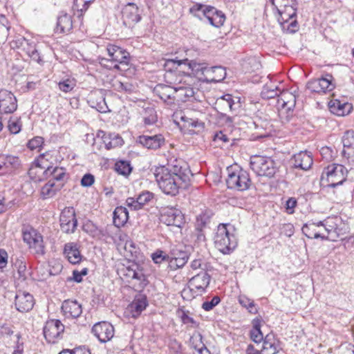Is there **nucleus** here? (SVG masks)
<instances>
[{
  "instance_id": "c756f323",
  "label": "nucleus",
  "mask_w": 354,
  "mask_h": 354,
  "mask_svg": "<svg viewBox=\"0 0 354 354\" xmlns=\"http://www.w3.org/2000/svg\"><path fill=\"white\" fill-rule=\"evenodd\" d=\"M183 65L187 66L192 74L198 76V77L203 80L206 77L207 70L209 68L204 62H199L196 60H189L188 59Z\"/></svg>"
},
{
  "instance_id": "ddd939ff",
  "label": "nucleus",
  "mask_w": 354,
  "mask_h": 354,
  "mask_svg": "<svg viewBox=\"0 0 354 354\" xmlns=\"http://www.w3.org/2000/svg\"><path fill=\"white\" fill-rule=\"evenodd\" d=\"M333 77L330 74H326L321 78L311 80L306 84L307 88L313 93H326L335 88L333 83Z\"/></svg>"
},
{
  "instance_id": "b1692460",
  "label": "nucleus",
  "mask_w": 354,
  "mask_h": 354,
  "mask_svg": "<svg viewBox=\"0 0 354 354\" xmlns=\"http://www.w3.org/2000/svg\"><path fill=\"white\" fill-rule=\"evenodd\" d=\"M154 194L149 191H145L140 193L136 198L133 197L127 198V205L133 210H138L149 203L153 198Z\"/></svg>"
},
{
  "instance_id": "f704fd0d",
  "label": "nucleus",
  "mask_w": 354,
  "mask_h": 354,
  "mask_svg": "<svg viewBox=\"0 0 354 354\" xmlns=\"http://www.w3.org/2000/svg\"><path fill=\"white\" fill-rule=\"evenodd\" d=\"M100 133L102 134V138L106 149L109 150L123 145V140L119 134L113 133L106 135L104 131H100L97 136H100Z\"/></svg>"
},
{
  "instance_id": "58836bf2",
  "label": "nucleus",
  "mask_w": 354,
  "mask_h": 354,
  "mask_svg": "<svg viewBox=\"0 0 354 354\" xmlns=\"http://www.w3.org/2000/svg\"><path fill=\"white\" fill-rule=\"evenodd\" d=\"M328 105L330 111L339 116H344L348 114L352 109L351 104L342 103L338 100L330 101Z\"/></svg>"
},
{
  "instance_id": "c03bdc74",
  "label": "nucleus",
  "mask_w": 354,
  "mask_h": 354,
  "mask_svg": "<svg viewBox=\"0 0 354 354\" xmlns=\"http://www.w3.org/2000/svg\"><path fill=\"white\" fill-rule=\"evenodd\" d=\"M46 157V156L45 154H41L36 160H34V162L32 164V166L30 167V168L29 169V170L28 171V174L29 175V176L31 178H34V176H33L34 166L35 167L45 169V170L47 169L48 167L49 168L53 167L48 163V160Z\"/></svg>"
},
{
  "instance_id": "49530a36",
  "label": "nucleus",
  "mask_w": 354,
  "mask_h": 354,
  "mask_svg": "<svg viewBox=\"0 0 354 354\" xmlns=\"http://www.w3.org/2000/svg\"><path fill=\"white\" fill-rule=\"evenodd\" d=\"M315 223H308L304 225L301 228L303 234L309 239H326V237L322 236L319 232L315 231Z\"/></svg>"
},
{
  "instance_id": "5701e85b",
  "label": "nucleus",
  "mask_w": 354,
  "mask_h": 354,
  "mask_svg": "<svg viewBox=\"0 0 354 354\" xmlns=\"http://www.w3.org/2000/svg\"><path fill=\"white\" fill-rule=\"evenodd\" d=\"M137 142L149 149H157L165 143V138L161 134L142 135L140 136Z\"/></svg>"
},
{
  "instance_id": "423d86ee",
  "label": "nucleus",
  "mask_w": 354,
  "mask_h": 354,
  "mask_svg": "<svg viewBox=\"0 0 354 354\" xmlns=\"http://www.w3.org/2000/svg\"><path fill=\"white\" fill-rule=\"evenodd\" d=\"M24 241L28 245V248L35 254L44 255L45 254V245L43 236L31 226H26L22 229Z\"/></svg>"
},
{
  "instance_id": "de8ad7c7",
  "label": "nucleus",
  "mask_w": 354,
  "mask_h": 354,
  "mask_svg": "<svg viewBox=\"0 0 354 354\" xmlns=\"http://www.w3.org/2000/svg\"><path fill=\"white\" fill-rule=\"evenodd\" d=\"M188 310H181L178 312V316L180 318L183 324L187 325V328H196L199 326V323L197 322L193 317L189 315Z\"/></svg>"
},
{
  "instance_id": "680f3d73",
  "label": "nucleus",
  "mask_w": 354,
  "mask_h": 354,
  "mask_svg": "<svg viewBox=\"0 0 354 354\" xmlns=\"http://www.w3.org/2000/svg\"><path fill=\"white\" fill-rule=\"evenodd\" d=\"M342 143L344 148H354V131H346L342 137Z\"/></svg>"
},
{
  "instance_id": "412c9836",
  "label": "nucleus",
  "mask_w": 354,
  "mask_h": 354,
  "mask_svg": "<svg viewBox=\"0 0 354 354\" xmlns=\"http://www.w3.org/2000/svg\"><path fill=\"white\" fill-rule=\"evenodd\" d=\"M291 162L295 169L308 170L313 163L311 153L301 151L292 156Z\"/></svg>"
},
{
  "instance_id": "c9c22d12",
  "label": "nucleus",
  "mask_w": 354,
  "mask_h": 354,
  "mask_svg": "<svg viewBox=\"0 0 354 354\" xmlns=\"http://www.w3.org/2000/svg\"><path fill=\"white\" fill-rule=\"evenodd\" d=\"M56 28L60 33L69 32L73 28L71 16L64 11H61L57 17Z\"/></svg>"
},
{
  "instance_id": "1a4fd4ad",
  "label": "nucleus",
  "mask_w": 354,
  "mask_h": 354,
  "mask_svg": "<svg viewBox=\"0 0 354 354\" xmlns=\"http://www.w3.org/2000/svg\"><path fill=\"white\" fill-rule=\"evenodd\" d=\"M129 263L127 266H124L120 270L123 277H126L127 280H136L142 288L145 287L148 281L142 266L135 262H129Z\"/></svg>"
},
{
  "instance_id": "f257e3e1",
  "label": "nucleus",
  "mask_w": 354,
  "mask_h": 354,
  "mask_svg": "<svg viewBox=\"0 0 354 354\" xmlns=\"http://www.w3.org/2000/svg\"><path fill=\"white\" fill-rule=\"evenodd\" d=\"M235 229L229 223L218 225L214 241L215 247L223 254H230L237 246V239L234 234Z\"/></svg>"
},
{
  "instance_id": "338daca9",
  "label": "nucleus",
  "mask_w": 354,
  "mask_h": 354,
  "mask_svg": "<svg viewBox=\"0 0 354 354\" xmlns=\"http://www.w3.org/2000/svg\"><path fill=\"white\" fill-rule=\"evenodd\" d=\"M151 258L155 263H161L165 260L169 261V255L164 254L162 250H157L151 254Z\"/></svg>"
},
{
  "instance_id": "37998d69",
  "label": "nucleus",
  "mask_w": 354,
  "mask_h": 354,
  "mask_svg": "<svg viewBox=\"0 0 354 354\" xmlns=\"http://www.w3.org/2000/svg\"><path fill=\"white\" fill-rule=\"evenodd\" d=\"M44 174L46 177H52V181H63L64 177L66 176V170L63 167H55L53 168H49L48 167L47 169L44 171Z\"/></svg>"
},
{
  "instance_id": "a878e982",
  "label": "nucleus",
  "mask_w": 354,
  "mask_h": 354,
  "mask_svg": "<svg viewBox=\"0 0 354 354\" xmlns=\"http://www.w3.org/2000/svg\"><path fill=\"white\" fill-rule=\"evenodd\" d=\"M210 282V276L206 272H202L193 277L189 281V284L192 286L190 290L196 289L198 294L205 292V289L208 287Z\"/></svg>"
},
{
  "instance_id": "864d4df0",
  "label": "nucleus",
  "mask_w": 354,
  "mask_h": 354,
  "mask_svg": "<svg viewBox=\"0 0 354 354\" xmlns=\"http://www.w3.org/2000/svg\"><path fill=\"white\" fill-rule=\"evenodd\" d=\"M280 93H279L277 86H272L266 84L263 86V90L261 93V95L263 99H272L275 97L279 98Z\"/></svg>"
},
{
  "instance_id": "a18cd8bd",
  "label": "nucleus",
  "mask_w": 354,
  "mask_h": 354,
  "mask_svg": "<svg viewBox=\"0 0 354 354\" xmlns=\"http://www.w3.org/2000/svg\"><path fill=\"white\" fill-rule=\"evenodd\" d=\"M142 120L145 126H150L156 123L158 116L155 109L149 106L145 108L142 113Z\"/></svg>"
},
{
  "instance_id": "f3484780",
  "label": "nucleus",
  "mask_w": 354,
  "mask_h": 354,
  "mask_svg": "<svg viewBox=\"0 0 354 354\" xmlns=\"http://www.w3.org/2000/svg\"><path fill=\"white\" fill-rule=\"evenodd\" d=\"M123 24L126 27L131 28L141 20L138 7L133 3H127L122 11Z\"/></svg>"
},
{
  "instance_id": "9d476101",
  "label": "nucleus",
  "mask_w": 354,
  "mask_h": 354,
  "mask_svg": "<svg viewBox=\"0 0 354 354\" xmlns=\"http://www.w3.org/2000/svg\"><path fill=\"white\" fill-rule=\"evenodd\" d=\"M59 222L62 232L66 234H73L75 232L77 226V220L73 207H65L62 211Z\"/></svg>"
},
{
  "instance_id": "f03ea898",
  "label": "nucleus",
  "mask_w": 354,
  "mask_h": 354,
  "mask_svg": "<svg viewBox=\"0 0 354 354\" xmlns=\"http://www.w3.org/2000/svg\"><path fill=\"white\" fill-rule=\"evenodd\" d=\"M154 176L159 188L165 194L176 196L178 194L179 188L183 182L175 178L165 167L156 168Z\"/></svg>"
},
{
  "instance_id": "7c9ffc66",
  "label": "nucleus",
  "mask_w": 354,
  "mask_h": 354,
  "mask_svg": "<svg viewBox=\"0 0 354 354\" xmlns=\"http://www.w3.org/2000/svg\"><path fill=\"white\" fill-rule=\"evenodd\" d=\"M88 102L91 106L95 108L100 113H106L108 111L105 97L101 91H95L90 96Z\"/></svg>"
},
{
  "instance_id": "dca6fc26",
  "label": "nucleus",
  "mask_w": 354,
  "mask_h": 354,
  "mask_svg": "<svg viewBox=\"0 0 354 354\" xmlns=\"http://www.w3.org/2000/svg\"><path fill=\"white\" fill-rule=\"evenodd\" d=\"M106 51L110 60L117 63L114 66L115 68H119L118 64L128 65L130 61V55L126 50L114 44H109L106 46Z\"/></svg>"
},
{
  "instance_id": "39448f33",
  "label": "nucleus",
  "mask_w": 354,
  "mask_h": 354,
  "mask_svg": "<svg viewBox=\"0 0 354 354\" xmlns=\"http://www.w3.org/2000/svg\"><path fill=\"white\" fill-rule=\"evenodd\" d=\"M347 174L348 170L344 165L332 164L324 168L321 180L326 181L328 187H335L343 184L346 180Z\"/></svg>"
},
{
  "instance_id": "6ab92c4d",
  "label": "nucleus",
  "mask_w": 354,
  "mask_h": 354,
  "mask_svg": "<svg viewBox=\"0 0 354 354\" xmlns=\"http://www.w3.org/2000/svg\"><path fill=\"white\" fill-rule=\"evenodd\" d=\"M290 4H281L280 8L278 9L279 17L278 21L281 24L284 25L289 22L290 19H292L297 16V7L295 0H287Z\"/></svg>"
},
{
  "instance_id": "f8f14e48",
  "label": "nucleus",
  "mask_w": 354,
  "mask_h": 354,
  "mask_svg": "<svg viewBox=\"0 0 354 354\" xmlns=\"http://www.w3.org/2000/svg\"><path fill=\"white\" fill-rule=\"evenodd\" d=\"M160 221L167 225L181 227L185 223L184 216L181 211L174 207L162 208L160 213Z\"/></svg>"
},
{
  "instance_id": "bf43d9fd",
  "label": "nucleus",
  "mask_w": 354,
  "mask_h": 354,
  "mask_svg": "<svg viewBox=\"0 0 354 354\" xmlns=\"http://www.w3.org/2000/svg\"><path fill=\"white\" fill-rule=\"evenodd\" d=\"M239 304L244 308H247L250 313L256 314L257 313V308H255L254 302L245 295H241L239 297Z\"/></svg>"
},
{
  "instance_id": "0eeeda50",
  "label": "nucleus",
  "mask_w": 354,
  "mask_h": 354,
  "mask_svg": "<svg viewBox=\"0 0 354 354\" xmlns=\"http://www.w3.org/2000/svg\"><path fill=\"white\" fill-rule=\"evenodd\" d=\"M250 168L257 175L268 178L273 177L277 170L275 162L264 156H257L252 159Z\"/></svg>"
},
{
  "instance_id": "13d9d810",
  "label": "nucleus",
  "mask_w": 354,
  "mask_h": 354,
  "mask_svg": "<svg viewBox=\"0 0 354 354\" xmlns=\"http://www.w3.org/2000/svg\"><path fill=\"white\" fill-rule=\"evenodd\" d=\"M21 126L22 124L20 118L13 116L8 120V128L12 134L19 133L21 130Z\"/></svg>"
},
{
  "instance_id": "9b49d317",
  "label": "nucleus",
  "mask_w": 354,
  "mask_h": 354,
  "mask_svg": "<svg viewBox=\"0 0 354 354\" xmlns=\"http://www.w3.org/2000/svg\"><path fill=\"white\" fill-rule=\"evenodd\" d=\"M165 168L175 178L183 183H186L189 180L191 171L187 164L182 159L170 160L167 167H165Z\"/></svg>"
},
{
  "instance_id": "4d7b16f0",
  "label": "nucleus",
  "mask_w": 354,
  "mask_h": 354,
  "mask_svg": "<svg viewBox=\"0 0 354 354\" xmlns=\"http://www.w3.org/2000/svg\"><path fill=\"white\" fill-rule=\"evenodd\" d=\"M115 170L121 175L128 176L131 170L132 167L129 162L126 160H120L115 164Z\"/></svg>"
},
{
  "instance_id": "69168bd1",
  "label": "nucleus",
  "mask_w": 354,
  "mask_h": 354,
  "mask_svg": "<svg viewBox=\"0 0 354 354\" xmlns=\"http://www.w3.org/2000/svg\"><path fill=\"white\" fill-rule=\"evenodd\" d=\"M221 301V299L218 296H214L211 300L205 301L202 304V308L205 311L212 310L216 306H217Z\"/></svg>"
},
{
  "instance_id": "79ce46f5",
  "label": "nucleus",
  "mask_w": 354,
  "mask_h": 354,
  "mask_svg": "<svg viewBox=\"0 0 354 354\" xmlns=\"http://www.w3.org/2000/svg\"><path fill=\"white\" fill-rule=\"evenodd\" d=\"M192 347L199 354H211L209 350L203 342V335L199 332H195L190 338Z\"/></svg>"
},
{
  "instance_id": "72a5a7b5",
  "label": "nucleus",
  "mask_w": 354,
  "mask_h": 354,
  "mask_svg": "<svg viewBox=\"0 0 354 354\" xmlns=\"http://www.w3.org/2000/svg\"><path fill=\"white\" fill-rule=\"evenodd\" d=\"M296 104V96L288 91L280 92L277 99V106L288 111L292 110Z\"/></svg>"
},
{
  "instance_id": "6e6d98bb",
  "label": "nucleus",
  "mask_w": 354,
  "mask_h": 354,
  "mask_svg": "<svg viewBox=\"0 0 354 354\" xmlns=\"http://www.w3.org/2000/svg\"><path fill=\"white\" fill-rule=\"evenodd\" d=\"M187 61V58L183 59H178V58L169 59L165 61L164 68L167 72H172L173 71L177 69L178 66L185 64V62Z\"/></svg>"
},
{
  "instance_id": "603ef678",
  "label": "nucleus",
  "mask_w": 354,
  "mask_h": 354,
  "mask_svg": "<svg viewBox=\"0 0 354 354\" xmlns=\"http://www.w3.org/2000/svg\"><path fill=\"white\" fill-rule=\"evenodd\" d=\"M175 93L183 101H187L189 98L194 97L195 93L194 88L189 86L175 88Z\"/></svg>"
},
{
  "instance_id": "7ed1b4c3",
  "label": "nucleus",
  "mask_w": 354,
  "mask_h": 354,
  "mask_svg": "<svg viewBox=\"0 0 354 354\" xmlns=\"http://www.w3.org/2000/svg\"><path fill=\"white\" fill-rule=\"evenodd\" d=\"M226 184L228 189L239 192L248 190L252 185L249 173L239 167L232 166L227 168Z\"/></svg>"
},
{
  "instance_id": "a211bd4d",
  "label": "nucleus",
  "mask_w": 354,
  "mask_h": 354,
  "mask_svg": "<svg viewBox=\"0 0 354 354\" xmlns=\"http://www.w3.org/2000/svg\"><path fill=\"white\" fill-rule=\"evenodd\" d=\"M34 298L29 292L19 291L15 296L16 309L21 313H27L32 309Z\"/></svg>"
},
{
  "instance_id": "0e129e2a",
  "label": "nucleus",
  "mask_w": 354,
  "mask_h": 354,
  "mask_svg": "<svg viewBox=\"0 0 354 354\" xmlns=\"http://www.w3.org/2000/svg\"><path fill=\"white\" fill-rule=\"evenodd\" d=\"M15 266L17 268L19 277L22 280H26L27 278V268L26 263L21 259H17L15 263Z\"/></svg>"
},
{
  "instance_id": "bb28decb",
  "label": "nucleus",
  "mask_w": 354,
  "mask_h": 354,
  "mask_svg": "<svg viewBox=\"0 0 354 354\" xmlns=\"http://www.w3.org/2000/svg\"><path fill=\"white\" fill-rule=\"evenodd\" d=\"M281 349V342L273 333L266 335L261 351L264 354H276Z\"/></svg>"
},
{
  "instance_id": "4468645a",
  "label": "nucleus",
  "mask_w": 354,
  "mask_h": 354,
  "mask_svg": "<svg viewBox=\"0 0 354 354\" xmlns=\"http://www.w3.org/2000/svg\"><path fill=\"white\" fill-rule=\"evenodd\" d=\"M92 333L102 343L111 340L114 335V328L108 322H100L95 324L92 328Z\"/></svg>"
},
{
  "instance_id": "774afa93",
  "label": "nucleus",
  "mask_w": 354,
  "mask_h": 354,
  "mask_svg": "<svg viewBox=\"0 0 354 354\" xmlns=\"http://www.w3.org/2000/svg\"><path fill=\"white\" fill-rule=\"evenodd\" d=\"M59 354H91L90 351L86 346L75 348L74 350H64Z\"/></svg>"
},
{
  "instance_id": "052dcab7",
  "label": "nucleus",
  "mask_w": 354,
  "mask_h": 354,
  "mask_svg": "<svg viewBox=\"0 0 354 354\" xmlns=\"http://www.w3.org/2000/svg\"><path fill=\"white\" fill-rule=\"evenodd\" d=\"M76 86V81L73 78H66L60 81L58 84L59 88L64 92L71 91Z\"/></svg>"
},
{
  "instance_id": "c85d7f7f",
  "label": "nucleus",
  "mask_w": 354,
  "mask_h": 354,
  "mask_svg": "<svg viewBox=\"0 0 354 354\" xmlns=\"http://www.w3.org/2000/svg\"><path fill=\"white\" fill-rule=\"evenodd\" d=\"M62 311L67 318H77L82 313V306L76 300H65L62 305Z\"/></svg>"
},
{
  "instance_id": "8fccbe9b",
  "label": "nucleus",
  "mask_w": 354,
  "mask_h": 354,
  "mask_svg": "<svg viewBox=\"0 0 354 354\" xmlns=\"http://www.w3.org/2000/svg\"><path fill=\"white\" fill-rule=\"evenodd\" d=\"M172 87L164 84H158L154 88L155 93L165 102L175 97L174 96H172V93H165V91H172Z\"/></svg>"
},
{
  "instance_id": "a19ab883",
  "label": "nucleus",
  "mask_w": 354,
  "mask_h": 354,
  "mask_svg": "<svg viewBox=\"0 0 354 354\" xmlns=\"http://www.w3.org/2000/svg\"><path fill=\"white\" fill-rule=\"evenodd\" d=\"M94 0H74L73 10V14L79 19L80 24H82V17L84 13L88 8L91 3Z\"/></svg>"
},
{
  "instance_id": "473e14b6",
  "label": "nucleus",
  "mask_w": 354,
  "mask_h": 354,
  "mask_svg": "<svg viewBox=\"0 0 354 354\" xmlns=\"http://www.w3.org/2000/svg\"><path fill=\"white\" fill-rule=\"evenodd\" d=\"M226 77L225 68L223 66L209 67L206 77L203 79L206 82H220Z\"/></svg>"
},
{
  "instance_id": "20e7f679",
  "label": "nucleus",
  "mask_w": 354,
  "mask_h": 354,
  "mask_svg": "<svg viewBox=\"0 0 354 354\" xmlns=\"http://www.w3.org/2000/svg\"><path fill=\"white\" fill-rule=\"evenodd\" d=\"M189 12L198 18H201V17L198 12H201L202 15L208 20L209 24L216 28L223 26L226 19L225 14L221 10H218L215 7L202 3L194 4L189 8Z\"/></svg>"
},
{
  "instance_id": "6e6552de",
  "label": "nucleus",
  "mask_w": 354,
  "mask_h": 354,
  "mask_svg": "<svg viewBox=\"0 0 354 354\" xmlns=\"http://www.w3.org/2000/svg\"><path fill=\"white\" fill-rule=\"evenodd\" d=\"M64 328V325L59 319H49L43 328L44 337L48 343L55 344L62 338Z\"/></svg>"
},
{
  "instance_id": "cd10ccee",
  "label": "nucleus",
  "mask_w": 354,
  "mask_h": 354,
  "mask_svg": "<svg viewBox=\"0 0 354 354\" xmlns=\"http://www.w3.org/2000/svg\"><path fill=\"white\" fill-rule=\"evenodd\" d=\"M188 259L189 255L187 252L174 248L170 252L169 261L171 268L176 269L183 267Z\"/></svg>"
},
{
  "instance_id": "aec40b11",
  "label": "nucleus",
  "mask_w": 354,
  "mask_h": 354,
  "mask_svg": "<svg viewBox=\"0 0 354 354\" xmlns=\"http://www.w3.org/2000/svg\"><path fill=\"white\" fill-rule=\"evenodd\" d=\"M17 47L21 50L33 61L39 63L41 61L40 54L33 41H30L24 37L19 39L17 41Z\"/></svg>"
},
{
  "instance_id": "4be33fe9",
  "label": "nucleus",
  "mask_w": 354,
  "mask_h": 354,
  "mask_svg": "<svg viewBox=\"0 0 354 354\" xmlns=\"http://www.w3.org/2000/svg\"><path fill=\"white\" fill-rule=\"evenodd\" d=\"M21 162L19 157L8 155L0 154V170H3L4 173H12L19 169Z\"/></svg>"
},
{
  "instance_id": "ea45409f",
  "label": "nucleus",
  "mask_w": 354,
  "mask_h": 354,
  "mask_svg": "<svg viewBox=\"0 0 354 354\" xmlns=\"http://www.w3.org/2000/svg\"><path fill=\"white\" fill-rule=\"evenodd\" d=\"M129 212L126 207L122 206L117 207L113 213V222L115 226L120 227L127 222Z\"/></svg>"
},
{
  "instance_id": "2eb2a0df",
  "label": "nucleus",
  "mask_w": 354,
  "mask_h": 354,
  "mask_svg": "<svg viewBox=\"0 0 354 354\" xmlns=\"http://www.w3.org/2000/svg\"><path fill=\"white\" fill-rule=\"evenodd\" d=\"M17 109V100L15 95L6 90H0V113H12Z\"/></svg>"
},
{
  "instance_id": "e2e57ef3",
  "label": "nucleus",
  "mask_w": 354,
  "mask_h": 354,
  "mask_svg": "<svg viewBox=\"0 0 354 354\" xmlns=\"http://www.w3.org/2000/svg\"><path fill=\"white\" fill-rule=\"evenodd\" d=\"M213 141L219 146L230 142V138L223 131L215 132L213 136Z\"/></svg>"
},
{
  "instance_id": "5fc2aeb1",
  "label": "nucleus",
  "mask_w": 354,
  "mask_h": 354,
  "mask_svg": "<svg viewBox=\"0 0 354 354\" xmlns=\"http://www.w3.org/2000/svg\"><path fill=\"white\" fill-rule=\"evenodd\" d=\"M181 119L185 122L187 127L196 129L198 132L203 131L205 127V122L198 119L189 118L185 116Z\"/></svg>"
},
{
  "instance_id": "393cba45",
  "label": "nucleus",
  "mask_w": 354,
  "mask_h": 354,
  "mask_svg": "<svg viewBox=\"0 0 354 354\" xmlns=\"http://www.w3.org/2000/svg\"><path fill=\"white\" fill-rule=\"evenodd\" d=\"M148 300L146 295L138 294L135 296L132 302L129 305L128 309L131 316L136 318L148 306Z\"/></svg>"
},
{
  "instance_id": "3c124183",
  "label": "nucleus",
  "mask_w": 354,
  "mask_h": 354,
  "mask_svg": "<svg viewBox=\"0 0 354 354\" xmlns=\"http://www.w3.org/2000/svg\"><path fill=\"white\" fill-rule=\"evenodd\" d=\"M168 346L171 354H187L183 344L176 338H169Z\"/></svg>"
},
{
  "instance_id": "4c0bfd02",
  "label": "nucleus",
  "mask_w": 354,
  "mask_h": 354,
  "mask_svg": "<svg viewBox=\"0 0 354 354\" xmlns=\"http://www.w3.org/2000/svg\"><path fill=\"white\" fill-rule=\"evenodd\" d=\"M214 213L210 209H205L196 216V230H204L209 227Z\"/></svg>"
},
{
  "instance_id": "e433bc0d",
  "label": "nucleus",
  "mask_w": 354,
  "mask_h": 354,
  "mask_svg": "<svg viewBox=\"0 0 354 354\" xmlns=\"http://www.w3.org/2000/svg\"><path fill=\"white\" fill-rule=\"evenodd\" d=\"M63 185V183L56 184L54 181L50 180L41 187V196L42 198L47 199L53 197L61 190Z\"/></svg>"
},
{
  "instance_id": "09e8293b",
  "label": "nucleus",
  "mask_w": 354,
  "mask_h": 354,
  "mask_svg": "<svg viewBox=\"0 0 354 354\" xmlns=\"http://www.w3.org/2000/svg\"><path fill=\"white\" fill-rule=\"evenodd\" d=\"M250 337L256 343H259L264 339L259 319H254L253 321V328L250 331Z\"/></svg>"
},
{
  "instance_id": "2f4dec72",
  "label": "nucleus",
  "mask_w": 354,
  "mask_h": 354,
  "mask_svg": "<svg viewBox=\"0 0 354 354\" xmlns=\"http://www.w3.org/2000/svg\"><path fill=\"white\" fill-rule=\"evenodd\" d=\"M64 254L68 261L73 264L78 263L82 260V255L77 244L75 243H66L64 248Z\"/></svg>"
}]
</instances>
